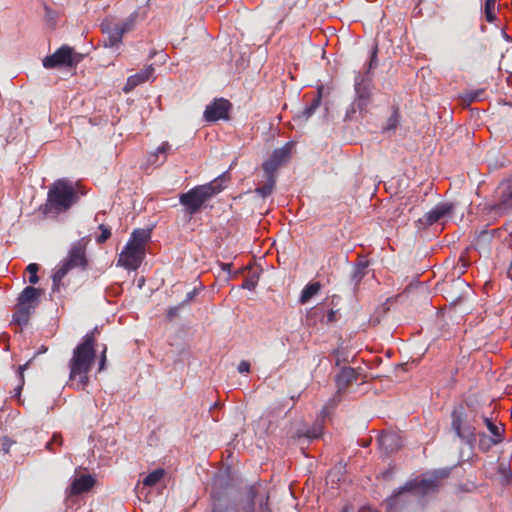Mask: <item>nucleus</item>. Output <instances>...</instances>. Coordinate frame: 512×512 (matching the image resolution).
<instances>
[{
  "instance_id": "nucleus-1",
  "label": "nucleus",
  "mask_w": 512,
  "mask_h": 512,
  "mask_svg": "<svg viewBox=\"0 0 512 512\" xmlns=\"http://www.w3.org/2000/svg\"><path fill=\"white\" fill-rule=\"evenodd\" d=\"M97 328L87 333L82 341L74 348L69 360V385L77 390H84L89 384V372L96 359Z\"/></svg>"
},
{
  "instance_id": "nucleus-2",
  "label": "nucleus",
  "mask_w": 512,
  "mask_h": 512,
  "mask_svg": "<svg viewBox=\"0 0 512 512\" xmlns=\"http://www.w3.org/2000/svg\"><path fill=\"white\" fill-rule=\"evenodd\" d=\"M79 200L73 183L67 179H58L48 189L46 203L43 205L44 214H60L68 211Z\"/></svg>"
},
{
  "instance_id": "nucleus-3",
  "label": "nucleus",
  "mask_w": 512,
  "mask_h": 512,
  "mask_svg": "<svg viewBox=\"0 0 512 512\" xmlns=\"http://www.w3.org/2000/svg\"><path fill=\"white\" fill-rule=\"evenodd\" d=\"M225 174L215 178L211 182L198 185L179 196V202L185 207L187 213L193 215L213 196L220 193L225 187Z\"/></svg>"
},
{
  "instance_id": "nucleus-4",
  "label": "nucleus",
  "mask_w": 512,
  "mask_h": 512,
  "mask_svg": "<svg viewBox=\"0 0 512 512\" xmlns=\"http://www.w3.org/2000/svg\"><path fill=\"white\" fill-rule=\"evenodd\" d=\"M88 265L86 257V244L83 240L74 243L68 253V256L62 261L61 265L53 274V291H58L62 279L74 268L85 270Z\"/></svg>"
},
{
  "instance_id": "nucleus-5",
  "label": "nucleus",
  "mask_w": 512,
  "mask_h": 512,
  "mask_svg": "<svg viewBox=\"0 0 512 512\" xmlns=\"http://www.w3.org/2000/svg\"><path fill=\"white\" fill-rule=\"evenodd\" d=\"M451 426L457 437L465 442L470 448L476 443V429L466 421V413L463 406L455 407L451 413Z\"/></svg>"
},
{
  "instance_id": "nucleus-6",
  "label": "nucleus",
  "mask_w": 512,
  "mask_h": 512,
  "mask_svg": "<svg viewBox=\"0 0 512 512\" xmlns=\"http://www.w3.org/2000/svg\"><path fill=\"white\" fill-rule=\"evenodd\" d=\"M83 56L76 53L74 49L68 45H63L58 48L52 55L43 59V66L46 69H53L56 67H75L81 62Z\"/></svg>"
},
{
  "instance_id": "nucleus-7",
  "label": "nucleus",
  "mask_w": 512,
  "mask_h": 512,
  "mask_svg": "<svg viewBox=\"0 0 512 512\" xmlns=\"http://www.w3.org/2000/svg\"><path fill=\"white\" fill-rule=\"evenodd\" d=\"M450 469L434 470L428 477L421 480H411L404 485V490L418 491L422 495H428L438 491L440 483L447 478Z\"/></svg>"
},
{
  "instance_id": "nucleus-8",
  "label": "nucleus",
  "mask_w": 512,
  "mask_h": 512,
  "mask_svg": "<svg viewBox=\"0 0 512 512\" xmlns=\"http://www.w3.org/2000/svg\"><path fill=\"white\" fill-rule=\"evenodd\" d=\"M144 257V248H140L128 242L119 254L118 265L128 270H136L141 265Z\"/></svg>"
},
{
  "instance_id": "nucleus-9",
  "label": "nucleus",
  "mask_w": 512,
  "mask_h": 512,
  "mask_svg": "<svg viewBox=\"0 0 512 512\" xmlns=\"http://www.w3.org/2000/svg\"><path fill=\"white\" fill-rule=\"evenodd\" d=\"M231 103L224 99H215L212 103L206 106L204 111V119L207 122H216L218 120H227L229 118V110Z\"/></svg>"
},
{
  "instance_id": "nucleus-10",
  "label": "nucleus",
  "mask_w": 512,
  "mask_h": 512,
  "mask_svg": "<svg viewBox=\"0 0 512 512\" xmlns=\"http://www.w3.org/2000/svg\"><path fill=\"white\" fill-rule=\"evenodd\" d=\"M355 93L358 99V107L360 109H363L367 106L370 95H371V88H372V78L370 75H362L361 73H358L355 77Z\"/></svg>"
},
{
  "instance_id": "nucleus-11",
  "label": "nucleus",
  "mask_w": 512,
  "mask_h": 512,
  "mask_svg": "<svg viewBox=\"0 0 512 512\" xmlns=\"http://www.w3.org/2000/svg\"><path fill=\"white\" fill-rule=\"evenodd\" d=\"M483 422L486 425L487 429L492 434V437L488 439V444L484 447V440L486 439L485 433H479V448L482 451H488L492 446L501 443L504 439L503 432L504 428H500L496 424L492 422V420L488 417H483Z\"/></svg>"
},
{
  "instance_id": "nucleus-12",
  "label": "nucleus",
  "mask_w": 512,
  "mask_h": 512,
  "mask_svg": "<svg viewBox=\"0 0 512 512\" xmlns=\"http://www.w3.org/2000/svg\"><path fill=\"white\" fill-rule=\"evenodd\" d=\"M453 209L454 206L451 203H440L420 218L419 222L424 226H431L443 217L449 215Z\"/></svg>"
},
{
  "instance_id": "nucleus-13",
  "label": "nucleus",
  "mask_w": 512,
  "mask_h": 512,
  "mask_svg": "<svg viewBox=\"0 0 512 512\" xmlns=\"http://www.w3.org/2000/svg\"><path fill=\"white\" fill-rule=\"evenodd\" d=\"M380 449L389 455L402 447V438L396 432H383L378 438Z\"/></svg>"
},
{
  "instance_id": "nucleus-14",
  "label": "nucleus",
  "mask_w": 512,
  "mask_h": 512,
  "mask_svg": "<svg viewBox=\"0 0 512 512\" xmlns=\"http://www.w3.org/2000/svg\"><path fill=\"white\" fill-rule=\"evenodd\" d=\"M154 72H155V69L153 67L152 64L146 66L144 69L140 70L138 73L136 74H133L131 76H129L127 78V82L123 88L124 92L128 93L130 91H132L135 87H137L138 85L146 82V81H150V80H154Z\"/></svg>"
},
{
  "instance_id": "nucleus-15",
  "label": "nucleus",
  "mask_w": 512,
  "mask_h": 512,
  "mask_svg": "<svg viewBox=\"0 0 512 512\" xmlns=\"http://www.w3.org/2000/svg\"><path fill=\"white\" fill-rule=\"evenodd\" d=\"M41 294V289L35 288L33 286H27L20 293L17 299V304L21 306H26V308H29L34 311V309L38 306Z\"/></svg>"
},
{
  "instance_id": "nucleus-16",
  "label": "nucleus",
  "mask_w": 512,
  "mask_h": 512,
  "mask_svg": "<svg viewBox=\"0 0 512 512\" xmlns=\"http://www.w3.org/2000/svg\"><path fill=\"white\" fill-rule=\"evenodd\" d=\"M94 485L95 479L91 475H81L72 481L69 487V495L77 496L82 493L88 492L93 488Z\"/></svg>"
},
{
  "instance_id": "nucleus-17",
  "label": "nucleus",
  "mask_w": 512,
  "mask_h": 512,
  "mask_svg": "<svg viewBox=\"0 0 512 512\" xmlns=\"http://www.w3.org/2000/svg\"><path fill=\"white\" fill-rule=\"evenodd\" d=\"M358 373L351 367H344L335 377L337 392L342 393L345 389L357 381Z\"/></svg>"
},
{
  "instance_id": "nucleus-18",
  "label": "nucleus",
  "mask_w": 512,
  "mask_h": 512,
  "mask_svg": "<svg viewBox=\"0 0 512 512\" xmlns=\"http://www.w3.org/2000/svg\"><path fill=\"white\" fill-rule=\"evenodd\" d=\"M406 492L410 491L404 490L403 486L400 491L387 499V509L389 512H398L399 509L406 506L410 502Z\"/></svg>"
},
{
  "instance_id": "nucleus-19",
  "label": "nucleus",
  "mask_w": 512,
  "mask_h": 512,
  "mask_svg": "<svg viewBox=\"0 0 512 512\" xmlns=\"http://www.w3.org/2000/svg\"><path fill=\"white\" fill-rule=\"evenodd\" d=\"M102 31L108 34L106 46L115 47L122 42L123 30H120L116 24H102Z\"/></svg>"
},
{
  "instance_id": "nucleus-20",
  "label": "nucleus",
  "mask_w": 512,
  "mask_h": 512,
  "mask_svg": "<svg viewBox=\"0 0 512 512\" xmlns=\"http://www.w3.org/2000/svg\"><path fill=\"white\" fill-rule=\"evenodd\" d=\"M293 142H287L284 146L275 149L270 158L277 162L280 166L287 163L292 155Z\"/></svg>"
},
{
  "instance_id": "nucleus-21",
  "label": "nucleus",
  "mask_w": 512,
  "mask_h": 512,
  "mask_svg": "<svg viewBox=\"0 0 512 512\" xmlns=\"http://www.w3.org/2000/svg\"><path fill=\"white\" fill-rule=\"evenodd\" d=\"M150 237H151L150 229L138 228L132 232L131 237L128 242L132 243L135 246L145 249V245H146L147 241L150 239Z\"/></svg>"
},
{
  "instance_id": "nucleus-22",
  "label": "nucleus",
  "mask_w": 512,
  "mask_h": 512,
  "mask_svg": "<svg viewBox=\"0 0 512 512\" xmlns=\"http://www.w3.org/2000/svg\"><path fill=\"white\" fill-rule=\"evenodd\" d=\"M337 310L329 309L327 312L324 311L322 306H316L308 314V319L312 316H319L322 322L331 324L337 321Z\"/></svg>"
},
{
  "instance_id": "nucleus-23",
  "label": "nucleus",
  "mask_w": 512,
  "mask_h": 512,
  "mask_svg": "<svg viewBox=\"0 0 512 512\" xmlns=\"http://www.w3.org/2000/svg\"><path fill=\"white\" fill-rule=\"evenodd\" d=\"M321 290L320 282L308 283L302 290L299 297L300 304H306L313 296L317 295Z\"/></svg>"
},
{
  "instance_id": "nucleus-24",
  "label": "nucleus",
  "mask_w": 512,
  "mask_h": 512,
  "mask_svg": "<svg viewBox=\"0 0 512 512\" xmlns=\"http://www.w3.org/2000/svg\"><path fill=\"white\" fill-rule=\"evenodd\" d=\"M368 265V261L364 260H361L354 265L351 274V281L354 283L355 286H358L362 279L366 276Z\"/></svg>"
},
{
  "instance_id": "nucleus-25",
  "label": "nucleus",
  "mask_w": 512,
  "mask_h": 512,
  "mask_svg": "<svg viewBox=\"0 0 512 512\" xmlns=\"http://www.w3.org/2000/svg\"><path fill=\"white\" fill-rule=\"evenodd\" d=\"M32 312L33 310L26 308V306L17 304L16 310L13 314V321L19 326L27 325Z\"/></svg>"
},
{
  "instance_id": "nucleus-26",
  "label": "nucleus",
  "mask_w": 512,
  "mask_h": 512,
  "mask_svg": "<svg viewBox=\"0 0 512 512\" xmlns=\"http://www.w3.org/2000/svg\"><path fill=\"white\" fill-rule=\"evenodd\" d=\"M171 151V145L168 143V142H163L161 144V146H159L155 152L151 153L150 156H149V159L148 161L151 163V164H156L157 163V160H158V155L161 154L163 155V159L161 161V163H164L165 160L167 159V155L168 153Z\"/></svg>"
},
{
  "instance_id": "nucleus-27",
  "label": "nucleus",
  "mask_w": 512,
  "mask_h": 512,
  "mask_svg": "<svg viewBox=\"0 0 512 512\" xmlns=\"http://www.w3.org/2000/svg\"><path fill=\"white\" fill-rule=\"evenodd\" d=\"M164 474L165 470L162 468L152 471L143 479V485L149 487L156 485L163 478Z\"/></svg>"
},
{
  "instance_id": "nucleus-28",
  "label": "nucleus",
  "mask_w": 512,
  "mask_h": 512,
  "mask_svg": "<svg viewBox=\"0 0 512 512\" xmlns=\"http://www.w3.org/2000/svg\"><path fill=\"white\" fill-rule=\"evenodd\" d=\"M262 167L266 179H275V173L280 167V165L277 162H275L272 158H269L263 163Z\"/></svg>"
},
{
  "instance_id": "nucleus-29",
  "label": "nucleus",
  "mask_w": 512,
  "mask_h": 512,
  "mask_svg": "<svg viewBox=\"0 0 512 512\" xmlns=\"http://www.w3.org/2000/svg\"><path fill=\"white\" fill-rule=\"evenodd\" d=\"M275 184H276L275 179H266V183L260 187H257L255 189V193H257L261 197L265 198L272 194Z\"/></svg>"
},
{
  "instance_id": "nucleus-30",
  "label": "nucleus",
  "mask_w": 512,
  "mask_h": 512,
  "mask_svg": "<svg viewBox=\"0 0 512 512\" xmlns=\"http://www.w3.org/2000/svg\"><path fill=\"white\" fill-rule=\"evenodd\" d=\"M321 104V92L319 91L318 92V95L312 100L311 104L305 108L301 114V117H303L304 119H308L309 117H311L316 109L320 106Z\"/></svg>"
},
{
  "instance_id": "nucleus-31",
  "label": "nucleus",
  "mask_w": 512,
  "mask_h": 512,
  "mask_svg": "<svg viewBox=\"0 0 512 512\" xmlns=\"http://www.w3.org/2000/svg\"><path fill=\"white\" fill-rule=\"evenodd\" d=\"M323 434V425L320 422L315 423L311 428L307 429L303 434L309 439H318Z\"/></svg>"
},
{
  "instance_id": "nucleus-32",
  "label": "nucleus",
  "mask_w": 512,
  "mask_h": 512,
  "mask_svg": "<svg viewBox=\"0 0 512 512\" xmlns=\"http://www.w3.org/2000/svg\"><path fill=\"white\" fill-rule=\"evenodd\" d=\"M136 19H137V13L134 12L123 23L116 24V26L119 27L120 30H123V35H124L126 32L130 31L133 28V26L136 22Z\"/></svg>"
},
{
  "instance_id": "nucleus-33",
  "label": "nucleus",
  "mask_w": 512,
  "mask_h": 512,
  "mask_svg": "<svg viewBox=\"0 0 512 512\" xmlns=\"http://www.w3.org/2000/svg\"><path fill=\"white\" fill-rule=\"evenodd\" d=\"M377 52H378V48H377V46H375L371 52V56H370L369 62L367 64V69L365 71L366 75H371V71L374 68H376L378 65Z\"/></svg>"
},
{
  "instance_id": "nucleus-34",
  "label": "nucleus",
  "mask_w": 512,
  "mask_h": 512,
  "mask_svg": "<svg viewBox=\"0 0 512 512\" xmlns=\"http://www.w3.org/2000/svg\"><path fill=\"white\" fill-rule=\"evenodd\" d=\"M27 272L30 274L29 282L31 284H36L39 281V277L37 276V272L39 271V265L36 263H30L27 268Z\"/></svg>"
},
{
  "instance_id": "nucleus-35",
  "label": "nucleus",
  "mask_w": 512,
  "mask_h": 512,
  "mask_svg": "<svg viewBox=\"0 0 512 512\" xmlns=\"http://www.w3.org/2000/svg\"><path fill=\"white\" fill-rule=\"evenodd\" d=\"M99 230L101 231V234L97 236L96 241L98 244H102L111 237V230L104 224L99 225Z\"/></svg>"
},
{
  "instance_id": "nucleus-36",
  "label": "nucleus",
  "mask_w": 512,
  "mask_h": 512,
  "mask_svg": "<svg viewBox=\"0 0 512 512\" xmlns=\"http://www.w3.org/2000/svg\"><path fill=\"white\" fill-rule=\"evenodd\" d=\"M258 280H259L258 275L253 274V275H251V276L247 277V278L244 280V282H243V284L241 285V287H242L243 289L253 290V289L257 286V284H258Z\"/></svg>"
},
{
  "instance_id": "nucleus-37",
  "label": "nucleus",
  "mask_w": 512,
  "mask_h": 512,
  "mask_svg": "<svg viewBox=\"0 0 512 512\" xmlns=\"http://www.w3.org/2000/svg\"><path fill=\"white\" fill-rule=\"evenodd\" d=\"M495 6L485 4V17L486 20L490 23L494 22L496 20V15L494 13Z\"/></svg>"
},
{
  "instance_id": "nucleus-38",
  "label": "nucleus",
  "mask_w": 512,
  "mask_h": 512,
  "mask_svg": "<svg viewBox=\"0 0 512 512\" xmlns=\"http://www.w3.org/2000/svg\"><path fill=\"white\" fill-rule=\"evenodd\" d=\"M398 125V114L395 112L387 121L386 130H394Z\"/></svg>"
},
{
  "instance_id": "nucleus-39",
  "label": "nucleus",
  "mask_w": 512,
  "mask_h": 512,
  "mask_svg": "<svg viewBox=\"0 0 512 512\" xmlns=\"http://www.w3.org/2000/svg\"><path fill=\"white\" fill-rule=\"evenodd\" d=\"M211 512H229V508L224 503L214 502L213 505H212Z\"/></svg>"
},
{
  "instance_id": "nucleus-40",
  "label": "nucleus",
  "mask_w": 512,
  "mask_h": 512,
  "mask_svg": "<svg viewBox=\"0 0 512 512\" xmlns=\"http://www.w3.org/2000/svg\"><path fill=\"white\" fill-rule=\"evenodd\" d=\"M106 353H107V347L104 346L101 351V355H100L99 369H98L99 371H102L105 369L106 360H107Z\"/></svg>"
},
{
  "instance_id": "nucleus-41",
  "label": "nucleus",
  "mask_w": 512,
  "mask_h": 512,
  "mask_svg": "<svg viewBox=\"0 0 512 512\" xmlns=\"http://www.w3.org/2000/svg\"><path fill=\"white\" fill-rule=\"evenodd\" d=\"M237 369L240 373H248L250 371V363L243 360L239 363Z\"/></svg>"
},
{
  "instance_id": "nucleus-42",
  "label": "nucleus",
  "mask_w": 512,
  "mask_h": 512,
  "mask_svg": "<svg viewBox=\"0 0 512 512\" xmlns=\"http://www.w3.org/2000/svg\"><path fill=\"white\" fill-rule=\"evenodd\" d=\"M61 437L60 436H57V435H54L53 438H52V441L51 442H48L47 443V448L51 450V445L53 442H58V443H61Z\"/></svg>"
},
{
  "instance_id": "nucleus-43",
  "label": "nucleus",
  "mask_w": 512,
  "mask_h": 512,
  "mask_svg": "<svg viewBox=\"0 0 512 512\" xmlns=\"http://www.w3.org/2000/svg\"><path fill=\"white\" fill-rule=\"evenodd\" d=\"M221 267H222V270L230 273L231 268H232V264H230V263H222Z\"/></svg>"
},
{
  "instance_id": "nucleus-44",
  "label": "nucleus",
  "mask_w": 512,
  "mask_h": 512,
  "mask_svg": "<svg viewBox=\"0 0 512 512\" xmlns=\"http://www.w3.org/2000/svg\"><path fill=\"white\" fill-rule=\"evenodd\" d=\"M10 446H11V443L8 442V439L5 438V441L3 443V450L5 452H9Z\"/></svg>"
},
{
  "instance_id": "nucleus-45",
  "label": "nucleus",
  "mask_w": 512,
  "mask_h": 512,
  "mask_svg": "<svg viewBox=\"0 0 512 512\" xmlns=\"http://www.w3.org/2000/svg\"><path fill=\"white\" fill-rule=\"evenodd\" d=\"M480 93H482V91H479V92H475L473 93L471 96H470V101H476L479 99L480 97Z\"/></svg>"
},
{
  "instance_id": "nucleus-46",
  "label": "nucleus",
  "mask_w": 512,
  "mask_h": 512,
  "mask_svg": "<svg viewBox=\"0 0 512 512\" xmlns=\"http://www.w3.org/2000/svg\"><path fill=\"white\" fill-rule=\"evenodd\" d=\"M194 294H195V290H194V291H192V292H189V293L187 294V297H186L185 301H186V302L190 301V300L192 299V297L194 296Z\"/></svg>"
},
{
  "instance_id": "nucleus-47",
  "label": "nucleus",
  "mask_w": 512,
  "mask_h": 512,
  "mask_svg": "<svg viewBox=\"0 0 512 512\" xmlns=\"http://www.w3.org/2000/svg\"><path fill=\"white\" fill-rule=\"evenodd\" d=\"M255 495H256L255 489H254V488H252V489L250 490V499H251V501H253V500H254Z\"/></svg>"
},
{
  "instance_id": "nucleus-48",
  "label": "nucleus",
  "mask_w": 512,
  "mask_h": 512,
  "mask_svg": "<svg viewBox=\"0 0 512 512\" xmlns=\"http://www.w3.org/2000/svg\"><path fill=\"white\" fill-rule=\"evenodd\" d=\"M498 0H486L485 1V4H488L489 5H492V6H495V3L497 2Z\"/></svg>"
},
{
  "instance_id": "nucleus-49",
  "label": "nucleus",
  "mask_w": 512,
  "mask_h": 512,
  "mask_svg": "<svg viewBox=\"0 0 512 512\" xmlns=\"http://www.w3.org/2000/svg\"><path fill=\"white\" fill-rule=\"evenodd\" d=\"M175 313H176V308H171V309L169 310V312H168V316L172 317V316H174V315H175Z\"/></svg>"
},
{
  "instance_id": "nucleus-50",
  "label": "nucleus",
  "mask_w": 512,
  "mask_h": 512,
  "mask_svg": "<svg viewBox=\"0 0 512 512\" xmlns=\"http://www.w3.org/2000/svg\"><path fill=\"white\" fill-rule=\"evenodd\" d=\"M503 35L507 41H512V38L509 37L505 32H503Z\"/></svg>"
},
{
  "instance_id": "nucleus-51",
  "label": "nucleus",
  "mask_w": 512,
  "mask_h": 512,
  "mask_svg": "<svg viewBox=\"0 0 512 512\" xmlns=\"http://www.w3.org/2000/svg\"><path fill=\"white\" fill-rule=\"evenodd\" d=\"M488 439H489V438L486 436V439L484 440V447H486V446H487V444L489 443V442H488Z\"/></svg>"
},
{
  "instance_id": "nucleus-52",
  "label": "nucleus",
  "mask_w": 512,
  "mask_h": 512,
  "mask_svg": "<svg viewBox=\"0 0 512 512\" xmlns=\"http://www.w3.org/2000/svg\"><path fill=\"white\" fill-rule=\"evenodd\" d=\"M154 55H155V52H151L149 55V58H153Z\"/></svg>"
},
{
  "instance_id": "nucleus-53",
  "label": "nucleus",
  "mask_w": 512,
  "mask_h": 512,
  "mask_svg": "<svg viewBox=\"0 0 512 512\" xmlns=\"http://www.w3.org/2000/svg\"><path fill=\"white\" fill-rule=\"evenodd\" d=\"M510 198L512 199V191H511V194H510Z\"/></svg>"
}]
</instances>
